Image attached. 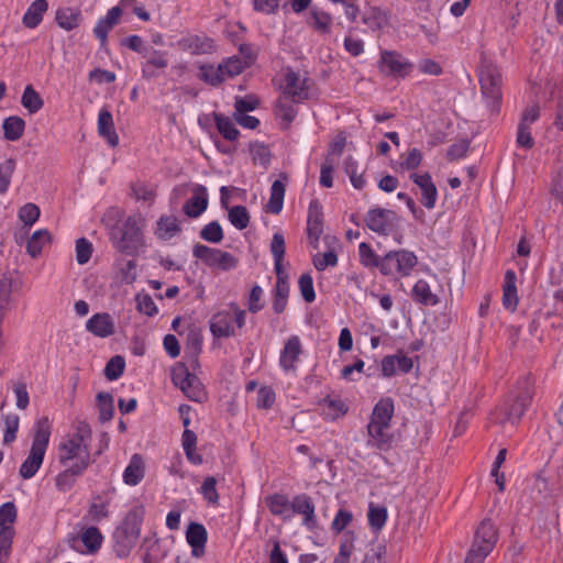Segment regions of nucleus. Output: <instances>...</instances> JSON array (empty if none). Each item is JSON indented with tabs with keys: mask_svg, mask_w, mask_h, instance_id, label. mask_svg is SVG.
Listing matches in <instances>:
<instances>
[{
	"mask_svg": "<svg viewBox=\"0 0 563 563\" xmlns=\"http://www.w3.org/2000/svg\"><path fill=\"white\" fill-rule=\"evenodd\" d=\"M145 517L143 505L133 506L123 517L112 534L113 551L117 558H128L136 545L141 536Z\"/></svg>",
	"mask_w": 563,
	"mask_h": 563,
	"instance_id": "obj_1",
	"label": "nucleus"
},
{
	"mask_svg": "<svg viewBox=\"0 0 563 563\" xmlns=\"http://www.w3.org/2000/svg\"><path fill=\"white\" fill-rule=\"evenodd\" d=\"M52 428V421L48 417H41L35 421L31 450L19 470V474L23 479L33 478L41 468L48 449Z\"/></svg>",
	"mask_w": 563,
	"mask_h": 563,
	"instance_id": "obj_2",
	"label": "nucleus"
},
{
	"mask_svg": "<svg viewBox=\"0 0 563 563\" xmlns=\"http://www.w3.org/2000/svg\"><path fill=\"white\" fill-rule=\"evenodd\" d=\"M58 459L64 466H71L74 473H84L90 464V452L80 433H74L58 445Z\"/></svg>",
	"mask_w": 563,
	"mask_h": 563,
	"instance_id": "obj_3",
	"label": "nucleus"
},
{
	"mask_svg": "<svg viewBox=\"0 0 563 563\" xmlns=\"http://www.w3.org/2000/svg\"><path fill=\"white\" fill-rule=\"evenodd\" d=\"M246 322V311L236 302H230L228 309L216 312L210 319V332L216 339H227L236 335V329H242Z\"/></svg>",
	"mask_w": 563,
	"mask_h": 563,
	"instance_id": "obj_4",
	"label": "nucleus"
},
{
	"mask_svg": "<svg viewBox=\"0 0 563 563\" xmlns=\"http://www.w3.org/2000/svg\"><path fill=\"white\" fill-rule=\"evenodd\" d=\"M113 246L126 255H136L144 246V236L139 220L129 217L112 233Z\"/></svg>",
	"mask_w": 563,
	"mask_h": 563,
	"instance_id": "obj_5",
	"label": "nucleus"
},
{
	"mask_svg": "<svg viewBox=\"0 0 563 563\" xmlns=\"http://www.w3.org/2000/svg\"><path fill=\"white\" fill-rule=\"evenodd\" d=\"M418 264L417 255L409 250L389 251L383 256L379 272L384 276L409 277Z\"/></svg>",
	"mask_w": 563,
	"mask_h": 563,
	"instance_id": "obj_6",
	"label": "nucleus"
},
{
	"mask_svg": "<svg viewBox=\"0 0 563 563\" xmlns=\"http://www.w3.org/2000/svg\"><path fill=\"white\" fill-rule=\"evenodd\" d=\"M501 74L496 66L485 65L479 71L481 90L487 104L498 107L501 100Z\"/></svg>",
	"mask_w": 563,
	"mask_h": 563,
	"instance_id": "obj_7",
	"label": "nucleus"
},
{
	"mask_svg": "<svg viewBox=\"0 0 563 563\" xmlns=\"http://www.w3.org/2000/svg\"><path fill=\"white\" fill-rule=\"evenodd\" d=\"M415 68L413 63L397 51L384 49L380 52L379 69L394 78H407Z\"/></svg>",
	"mask_w": 563,
	"mask_h": 563,
	"instance_id": "obj_8",
	"label": "nucleus"
},
{
	"mask_svg": "<svg viewBox=\"0 0 563 563\" xmlns=\"http://www.w3.org/2000/svg\"><path fill=\"white\" fill-rule=\"evenodd\" d=\"M104 536L96 526H82L73 539L71 548L78 553L96 555L104 543Z\"/></svg>",
	"mask_w": 563,
	"mask_h": 563,
	"instance_id": "obj_9",
	"label": "nucleus"
},
{
	"mask_svg": "<svg viewBox=\"0 0 563 563\" xmlns=\"http://www.w3.org/2000/svg\"><path fill=\"white\" fill-rule=\"evenodd\" d=\"M192 254L195 257L203 261L208 266L221 271H231L238 265V260L231 253L203 244H196L192 249Z\"/></svg>",
	"mask_w": 563,
	"mask_h": 563,
	"instance_id": "obj_10",
	"label": "nucleus"
},
{
	"mask_svg": "<svg viewBox=\"0 0 563 563\" xmlns=\"http://www.w3.org/2000/svg\"><path fill=\"white\" fill-rule=\"evenodd\" d=\"M364 220L368 230L382 236L389 235L397 225L396 212L379 207L369 209Z\"/></svg>",
	"mask_w": 563,
	"mask_h": 563,
	"instance_id": "obj_11",
	"label": "nucleus"
},
{
	"mask_svg": "<svg viewBox=\"0 0 563 563\" xmlns=\"http://www.w3.org/2000/svg\"><path fill=\"white\" fill-rule=\"evenodd\" d=\"M280 89L283 96L294 102H301L309 97V79L288 68L283 76Z\"/></svg>",
	"mask_w": 563,
	"mask_h": 563,
	"instance_id": "obj_12",
	"label": "nucleus"
},
{
	"mask_svg": "<svg viewBox=\"0 0 563 563\" xmlns=\"http://www.w3.org/2000/svg\"><path fill=\"white\" fill-rule=\"evenodd\" d=\"M177 45L192 55L212 54L217 49L214 40L205 34H188L181 37Z\"/></svg>",
	"mask_w": 563,
	"mask_h": 563,
	"instance_id": "obj_13",
	"label": "nucleus"
},
{
	"mask_svg": "<svg viewBox=\"0 0 563 563\" xmlns=\"http://www.w3.org/2000/svg\"><path fill=\"white\" fill-rule=\"evenodd\" d=\"M192 196L183 206L184 213L191 219L199 218L208 208L209 196L203 185L196 184L191 188Z\"/></svg>",
	"mask_w": 563,
	"mask_h": 563,
	"instance_id": "obj_14",
	"label": "nucleus"
},
{
	"mask_svg": "<svg viewBox=\"0 0 563 563\" xmlns=\"http://www.w3.org/2000/svg\"><path fill=\"white\" fill-rule=\"evenodd\" d=\"M498 540V533L490 519H484L475 530L472 545L490 553Z\"/></svg>",
	"mask_w": 563,
	"mask_h": 563,
	"instance_id": "obj_15",
	"label": "nucleus"
},
{
	"mask_svg": "<svg viewBox=\"0 0 563 563\" xmlns=\"http://www.w3.org/2000/svg\"><path fill=\"white\" fill-rule=\"evenodd\" d=\"M291 514L302 516V525L312 530L317 526L316 507L311 498L306 494L297 495L291 500Z\"/></svg>",
	"mask_w": 563,
	"mask_h": 563,
	"instance_id": "obj_16",
	"label": "nucleus"
},
{
	"mask_svg": "<svg viewBox=\"0 0 563 563\" xmlns=\"http://www.w3.org/2000/svg\"><path fill=\"white\" fill-rule=\"evenodd\" d=\"M320 415L327 421H335L344 417L349 410L346 402L339 395H328L319 404Z\"/></svg>",
	"mask_w": 563,
	"mask_h": 563,
	"instance_id": "obj_17",
	"label": "nucleus"
},
{
	"mask_svg": "<svg viewBox=\"0 0 563 563\" xmlns=\"http://www.w3.org/2000/svg\"><path fill=\"white\" fill-rule=\"evenodd\" d=\"M302 353L301 340L298 335H291L285 343L279 354V366L286 373L296 369V362Z\"/></svg>",
	"mask_w": 563,
	"mask_h": 563,
	"instance_id": "obj_18",
	"label": "nucleus"
},
{
	"mask_svg": "<svg viewBox=\"0 0 563 563\" xmlns=\"http://www.w3.org/2000/svg\"><path fill=\"white\" fill-rule=\"evenodd\" d=\"M410 179L421 190V203L423 207L427 209H433L438 200V189L432 180L431 175L429 173H413L410 175Z\"/></svg>",
	"mask_w": 563,
	"mask_h": 563,
	"instance_id": "obj_19",
	"label": "nucleus"
},
{
	"mask_svg": "<svg viewBox=\"0 0 563 563\" xmlns=\"http://www.w3.org/2000/svg\"><path fill=\"white\" fill-rule=\"evenodd\" d=\"M145 62L142 64L143 78L151 79L157 76L156 69H165L168 66L167 53L150 46L144 53Z\"/></svg>",
	"mask_w": 563,
	"mask_h": 563,
	"instance_id": "obj_20",
	"label": "nucleus"
},
{
	"mask_svg": "<svg viewBox=\"0 0 563 563\" xmlns=\"http://www.w3.org/2000/svg\"><path fill=\"white\" fill-rule=\"evenodd\" d=\"M186 541L191 548V555L201 558L206 552L208 532L203 525L190 522L186 530Z\"/></svg>",
	"mask_w": 563,
	"mask_h": 563,
	"instance_id": "obj_21",
	"label": "nucleus"
},
{
	"mask_svg": "<svg viewBox=\"0 0 563 563\" xmlns=\"http://www.w3.org/2000/svg\"><path fill=\"white\" fill-rule=\"evenodd\" d=\"M86 330L98 338H109L115 332L113 318L107 312L92 314L86 322Z\"/></svg>",
	"mask_w": 563,
	"mask_h": 563,
	"instance_id": "obj_22",
	"label": "nucleus"
},
{
	"mask_svg": "<svg viewBox=\"0 0 563 563\" xmlns=\"http://www.w3.org/2000/svg\"><path fill=\"white\" fill-rule=\"evenodd\" d=\"M389 424H378L368 422L367 424V445L379 451H387L391 444V434L389 433Z\"/></svg>",
	"mask_w": 563,
	"mask_h": 563,
	"instance_id": "obj_23",
	"label": "nucleus"
},
{
	"mask_svg": "<svg viewBox=\"0 0 563 563\" xmlns=\"http://www.w3.org/2000/svg\"><path fill=\"white\" fill-rule=\"evenodd\" d=\"M412 366V360L402 353L387 355L380 363L383 377H391L397 373V371L401 373H409Z\"/></svg>",
	"mask_w": 563,
	"mask_h": 563,
	"instance_id": "obj_24",
	"label": "nucleus"
},
{
	"mask_svg": "<svg viewBox=\"0 0 563 563\" xmlns=\"http://www.w3.org/2000/svg\"><path fill=\"white\" fill-rule=\"evenodd\" d=\"M532 402V393L526 389L520 393L506 410L505 421L516 424L523 417Z\"/></svg>",
	"mask_w": 563,
	"mask_h": 563,
	"instance_id": "obj_25",
	"label": "nucleus"
},
{
	"mask_svg": "<svg viewBox=\"0 0 563 563\" xmlns=\"http://www.w3.org/2000/svg\"><path fill=\"white\" fill-rule=\"evenodd\" d=\"M519 302L517 290V274L512 269L505 273L503 285V306L509 311H515Z\"/></svg>",
	"mask_w": 563,
	"mask_h": 563,
	"instance_id": "obj_26",
	"label": "nucleus"
},
{
	"mask_svg": "<svg viewBox=\"0 0 563 563\" xmlns=\"http://www.w3.org/2000/svg\"><path fill=\"white\" fill-rule=\"evenodd\" d=\"M98 133L111 147L119 144V136L114 129L113 117L107 108L100 109L98 113Z\"/></svg>",
	"mask_w": 563,
	"mask_h": 563,
	"instance_id": "obj_27",
	"label": "nucleus"
},
{
	"mask_svg": "<svg viewBox=\"0 0 563 563\" xmlns=\"http://www.w3.org/2000/svg\"><path fill=\"white\" fill-rule=\"evenodd\" d=\"M145 476V464L141 454H133L123 471L122 478L129 486L139 485Z\"/></svg>",
	"mask_w": 563,
	"mask_h": 563,
	"instance_id": "obj_28",
	"label": "nucleus"
},
{
	"mask_svg": "<svg viewBox=\"0 0 563 563\" xmlns=\"http://www.w3.org/2000/svg\"><path fill=\"white\" fill-rule=\"evenodd\" d=\"M411 298L413 301L423 306H435L439 303V297L435 295L424 279H418L411 289Z\"/></svg>",
	"mask_w": 563,
	"mask_h": 563,
	"instance_id": "obj_29",
	"label": "nucleus"
},
{
	"mask_svg": "<svg viewBox=\"0 0 563 563\" xmlns=\"http://www.w3.org/2000/svg\"><path fill=\"white\" fill-rule=\"evenodd\" d=\"M48 9L46 0H34L25 11L22 22L29 29L37 27L43 21V16Z\"/></svg>",
	"mask_w": 563,
	"mask_h": 563,
	"instance_id": "obj_30",
	"label": "nucleus"
},
{
	"mask_svg": "<svg viewBox=\"0 0 563 563\" xmlns=\"http://www.w3.org/2000/svg\"><path fill=\"white\" fill-rule=\"evenodd\" d=\"M197 435L190 429H185L181 434V446L185 452L187 460L192 465H201L203 463V457L197 451Z\"/></svg>",
	"mask_w": 563,
	"mask_h": 563,
	"instance_id": "obj_31",
	"label": "nucleus"
},
{
	"mask_svg": "<svg viewBox=\"0 0 563 563\" xmlns=\"http://www.w3.org/2000/svg\"><path fill=\"white\" fill-rule=\"evenodd\" d=\"M181 232L178 219L174 216H163L157 221L156 235L159 240L169 241Z\"/></svg>",
	"mask_w": 563,
	"mask_h": 563,
	"instance_id": "obj_32",
	"label": "nucleus"
},
{
	"mask_svg": "<svg viewBox=\"0 0 563 563\" xmlns=\"http://www.w3.org/2000/svg\"><path fill=\"white\" fill-rule=\"evenodd\" d=\"M394 415V401L391 398H382L374 406L369 422L389 424Z\"/></svg>",
	"mask_w": 563,
	"mask_h": 563,
	"instance_id": "obj_33",
	"label": "nucleus"
},
{
	"mask_svg": "<svg viewBox=\"0 0 563 563\" xmlns=\"http://www.w3.org/2000/svg\"><path fill=\"white\" fill-rule=\"evenodd\" d=\"M266 505L269 511L274 516L283 517L284 519H290V507L291 501L288 499L286 495L283 494H274L266 497Z\"/></svg>",
	"mask_w": 563,
	"mask_h": 563,
	"instance_id": "obj_34",
	"label": "nucleus"
},
{
	"mask_svg": "<svg viewBox=\"0 0 563 563\" xmlns=\"http://www.w3.org/2000/svg\"><path fill=\"white\" fill-rule=\"evenodd\" d=\"M80 20V11L73 8H59L55 14L57 25L65 31L76 29L79 25Z\"/></svg>",
	"mask_w": 563,
	"mask_h": 563,
	"instance_id": "obj_35",
	"label": "nucleus"
},
{
	"mask_svg": "<svg viewBox=\"0 0 563 563\" xmlns=\"http://www.w3.org/2000/svg\"><path fill=\"white\" fill-rule=\"evenodd\" d=\"M213 119L219 133L230 142H235L240 137V131L235 123L227 115L213 112Z\"/></svg>",
	"mask_w": 563,
	"mask_h": 563,
	"instance_id": "obj_36",
	"label": "nucleus"
},
{
	"mask_svg": "<svg viewBox=\"0 0 563 563\" xmlns=\"http://www.w3.org/2000/svg\"><path fill=\"white\" fill-rule=\"evenodd\" d=\"M285 184L277 179L272 184L271 197L266 205V211L273 214H278L283 210L285 198Z\"/></svg>",
	"mask_w": 563,
	"mask_h": 563,
	"instance_id": "obj_37",
	"label": "nucleus"
},
{
	"mask_svg": "<svg viewBox=\"0 0 563 563\" xmlns=\"http://www.w3.org/2000/svg\"><path fill=\"white\" fill-rule=\"evenodd\" d=\"M52 235L45 229L36 230L26 243V252L32 257H37L45 245L51 242Z\"/></svg>",
	"mask_w": 563,
	"mask_h": 563,
	"instance_id": "obj_38",
	"label": "nucleus"
},
{
	"mask_svg": "<svg viewBox=\"0 0 563 563\" xmlns=\"http://www.w3.org/2000/svg\"><path fill=\"white\" fill-rule=\"evenodd\" d=\"M180 390L192 401L202 402L207 398L205 386L195 374L181 386Z\"/></svg>",
	"mask_w": 563,
	"mask_h": 563,
	"instance_id": "obj_39",
	"label": "nucleus"
},
{
	"mask_svg": "<svg viewBox=\"0 0 563 563\" xmlns=\"http://www.w3.org/2000/svg\"><path fill=\"white\" fill-rule=\"evenodd\" d=\"M358 261L365 268H377L379 271L383 256L376 254L371 244L361 242L358 244Z\"/></svg>",
	"mask_w": 563,
	"mask_h": 563,
	"instance_id": "obj_40",
	"label": "nucleus"
},
{
	"mask_svg": "<svg viewBox=\"0 0 563 563\" xmlns=\"http://www.w3.org/2000/svg\"><path fill=\"white\" fill-rule=\"evenodd\" d=\"M4 137L8 141H18L24 133L25 121L16 115L4 119L2 123Z\"/></svg>",
	"mask_w": 563,
	"mask_h": 563,
	"instance_id": "obj_41",
	"label": "nucleus"
},
{
	"mask_svg": "<svg viewBox=\"0 0 563 563\" xmlns=\"http://www.w3.org/2000/svg\"><path fill=\"white\" fill-rule=\"evenodd\" d=\"M199 78L213 87L219 86L222 84L225 78L223 75V70L221 68V65L218 66L210 65V64H203L199 67Z\"/></svg>",
	"mask_w": 563,
	"mask_h": 563,
	"instance_id": "obj_42",
	"label": "nucleus"
},
{
	"mask_svg": "<svg viewBox=\"0 0 563 563\" xmlns=\"http://www.w3.org/2000/svg\"><path fill=\"white\" fill-rule=\"evenodd\" d=\"M16 518L15 505L11 501L4 503L0 506V532L3 530L10 531V541H13L14 529L12 523Z\"/></svg>",
	"mask_w": 563,
	"mask_h": 563,
	"instance_id": "obj_43",
	"label": "nucleus"
},
{
	"mask_svg": "<svg viewBox=\"0 0 563 563\" xmlns=\"http://www.w3.org/2000/svg\"><path fill=\"white\" fill-rule=\"evenodd\" d=\"M308 24L320 33H328L331 29L332 18L328 12L312 8L309 13Z\"/></svg>",
	"mask_w": 563,
	"mask_h": 563,
	"instance_id": "obj_44",
	"label": "nucleus"
},
{
	"mask_svg": "<svg viewBox=\"0 0 563 563\" xmlns=\"http://www.w3.org/2000/svg\"><path fill=\"white\" fill-rule=\"evenodd\" d=\"M109 516H110L109 503L102 501L99 499V500L92 501L89 505L87 514L84 517V519H87L93 523H99V522H102L103 520H107L109 518Z\"/></svg>",
	"mask_w": 563,
	"mask_h": 563,
	"instance_id": "obj_45",
	"label": "nucleus"
},
{
	"mask_svg": "<svg viewBox=\"0 0 563 563\" xmlns=\"http://www.w3.org/2000/svg\"><path fill=\"white\" fill-rule=\"evenodd\" d=\"M21 103L31 114L38 112L44 104L42 97L32 85H27L24 88Z\"/></svg>",
	"mask_w": 563,
	"mask_h": 563,
	"instance_id": "obj_46",
	"label": "nucleus"
},
{
	"mask_svg": "<svg viewBox=\"0 0 563 563\" xmlns=\"http://www.w3.org/2000/svg\"><path fill=\"white\" fill-rule=\"evenodd\" d=\"M339 257L334 249L327 252H318L312 256V264L318 272H323L327 268H333L338 265Z\"/></svg>",
	"mask_w": 563,
	"mask_h": 563,
	"instance_id": "obj_47",
	"label": "nucleus"
},
{
	"mask_svg": "<svg viewBox=\"0 0 563 563\" xmlns=\"http://www.w3.org/2000/svg\"><path fill=\"white\" fill-rule=\"evenodd\" d=\"M289 297V283H276L273 298V310L275 313L280 314L285 311Z\"/></svg>",
	"mask_w": 563,
	"mask_h": 563,
	"instance_id": "obj_48",
	"label": "nucleus"
},
{
	"mask_svg": "<svg viewBox=\"0 0 563 563\" xmlns=\"http://www.w3.org/2000/svg\"><path fill=\"white\" fill-rule=\"evenodd\" d=\"M307 230H308L309 239H313L314 242H318L323 228H322L321 213L317 209H313L312 203H310V207H309Z\"/></svg>",
	"mask_w": 563,
	"mask_h": 563,
	"instance_id": "obj_49",
	"label": "nucleus"
},
{
	"mask_svg": "<svg viewBox=\"0 0 563 563\" xmlns=\"http://www.w3.org/2000/svg\"><path fill=\"white\" fill-rule=\"evenodd\" d=\"M363 23L371 30H379L387 23V16L378 8H371L363 14Z\"/></svg>",
	"mask_w": 563,
	"mask_h": 563,
	"instance_id": "obj_50",
	"label": "nucleus"
},
{
	"mask_svg": "<svg viewBox=\"0 0 563 563\" xmlns=\"http://www.w3.org/2000/svg\"><path fill=\"white\" fill-rule=\"evenodd\" d=\"M387 509L383 506L369 505L367 519L368 525L373 530H382L387 521Z\"/></svg>",
	"mask_w": 563,
	"mask_h": 563,
	"instance_id": "obj_51",
	"label": "nucleus"
},
{
	"mask_svg": "<svg viewBox=\"0 0 563 563\" xmlns=\"http://www.w3.org/2000/svg\"><path fill=\"white\" fill-rule=\"evenodd\" d=\"M229 220L238 230H244L250 224V214L244 206H234L229 210Z\"/></svg>",
	"mask_w": 563,
	"mask_h": 563,
	"instance_id": "obj_52",
	"label": "nucleus"
},
{
	"mask_svg": "<svg viewBox=\"0 0 563 563\" xmlns=\"http://www.w3.org/2000/svg\"><path fill=\"white\" fill-rule=\"evenodd\" d=\"M199 493L209 505L217 506L219 504L217 479L213 476H208L203 479V483L199 488Z\"/></svg>",
	"mask_w": 563,
	"mask_h": 563,
	"instance_id": "obj_53",
	"label": "nucleus"
},
{
	"mask_svg": "<svg viewBox=\"0 0 563 563\" xmlns=\"http://www.w3.org/2000/svg\"><path fill=\"white\" fill-rule=\"evenodd\" d=\"M344 169L355 189H363L365 187L366 180L362 174L357 173V162L353 157L350 156L345 159Z\"/></svg>",
	"mask_w": 563,
	"mask_h": 563,
	"instance_id": "obj_54",
	"label": "nucleus"
},
{
	"mask_svg": "<svg viewBox=\"0 0 563 563\" xmlns=\"http://www.w3.org/2000/svg\"><path fill=\"white\" fill-rule=\"evenodd\" d=\"M125 368V361L122 356L115 355L109 360L104 368V376L109 380L119 379Z\"/></svg>",
	"mask_w": 563,
	"mask_h": 563,
	"instance_id": "obj_55",
	"label": "nucleus"
},
{
	"mask_svg": "<svg viewBox=\"0 0 563 563\" xmlns=\"http://www.w3.org/2000/svg\"><path fill=\"white\" fill-rule=\"evenodd\" d=\"M200 238L210 243H220L223 240L222 227L218 221H211L202 228Z\"/></svg>",
	"mask_w": 563,
	"mask_h": 563,
	"instance_id": "obj_56",
	"label": "nucleus"
},
{
	"mask_svg": "<svg viewBox=\"0 0 563 563\" xmlns=\"http://www.w3.org/2000/svg\"><path fill=\"white\" fill-rule=\"evenodd\" d=\"M290 98L282 96L276 103V113L285 122L290 123L296 117V109Z\"/></svg>",
	"mask_w": 563,
	"mask_h": 563,
	"instance_id": "obj_57",
	"label": "nucleus"
},
{
	"mask_svg": "<svg viewBox=\"0 0 563 563\" xmlns=\"http://www.w3.org/2000/svg\"><path fill=\"white\" fill-rule=\"evenodd\" d=\"M76 261L79 265L87 264L92 255V243L86 238H80L76 241L75 245Z\"/></svg>",
	"mask_w": 563,
	"mask_h": 563,
	"instance_id": "obj_58",
	"label": "nucleus"
},
{
	"mask_svg": "<svg viewBox=\"0 0 563 563\" xmlns=\"http://www.w3.org/2000/svg\"><path fill=\"white\" fill-rule=\"evenodd\" d=\"M298 286L300 294L306 302L311 303L316 300L313 278L309 273H305L299 277Z\"/></svg>",
	"mask_w": 563,
	"mask_h": 563,
	"instance_id": "obj_59",
	"label": "nucleus"
},
{
	"mask_svg": "<svg viewBox=\"0 0 563 563\" xmlns=\"http://www.w3.org/2000/svg\"><path fill=\"white\" fill-rule=\"evenodd\" d=\"M225 80L240 75L245 68V62L240 57H230L220 64Z\"/></svg>",
	"mask_w": 563,
	"mask_h": 563,
	"instance_id": "obj_60",
	"label": "nucleus"
},
{
	"mask_svg": "<svg viewBox=\"0 0 563 563\" xmlns=\"http://www.w3.org/2000/svg\"><path fill=\"white\" fill-rule=\"evenodd\" d=\"M82 473H74L71 466H66V470L60 472L55 478V486L59 492L69 490L75 484V476Z\"/></svg>",
	"mask_w": 563,
	"mask_h": 563,
	"instance_id": "obj_61",
	"label": "nucleus"
},
{
	"mask_svg": "<svg viewBox=\"0 0 563 563\" xmlns=\"http://www.w3.org/2000/svg\"><path fill=\"white\" fill-rule=\"evenodd\" d=\"M352 520L353 514L345 508H340L334 515L331 529L335 533H341L347 526L351 525Z\"/></svg>",
	"mask_w": 563,
	"mask_h": 563,
	"instance_id": "obj_62",
	"label": "nucleus"
},
{
	"mask_svg": "<svg viewBox=\"0 0 563 563\" xmlns=\"http://www.w3.org/2000/svg\"><path fill=\"white\" fill-rule=\"evenodd\" d=\"M136 309L148 317L158 312L157 306L148 294H137L135 297Z\"/></svg>",
	"mask_w": 563,
	"mask_h": 563,
	"instance_id": "obj_63",
	"label": "nucleus"
},
{
	"mask_svg": "<svg viewBox=\"0 0 563 563\" xmlns=\"http://www.w3.org/2000/svg\"><path fill=\"white\" fill-rule=\"evenodd\" d=\"M422 162V153L419 148H410L406 155L402 156L400 167L405 170H413L420 166Z\"/></svg>",
	"mask_w": 563,
	"mask_h": 563,
	"instance_id": "obj_64",
	"label": "nucleus"
}]
</instances>
